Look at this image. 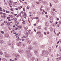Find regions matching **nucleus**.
Segmentation results:
<instances>
[{
	"label": "nucleus",
	"instance_id": "f257e3e1",
	"mask_svg": "<svg viewBox=\"0 0 61 61\" xmlns=\"http://www.w3.org/2000/svg\"><path fill=\"white\" fill-rule=\"evenodd\" d=\"M42 53L44 54V55L45 54H46L47 55H48V51H42Z\"/></svg>",
	"mask_w": 61,
	"mask_h": 61
},
{
	"label": "nucleus",
	"instance_id": "f03ea898",
	"mask_svg": "<svg viewBox=\"0 0 61 61\" xmlns=\"http://www.w3.org/2000/svg\"><path fill=\"white\" fill-rule=\"evenodd\" d=\"M14 22L16 26H18V23H17V20H14Z\"/></svg>",
	"mask_w": 61,
	"mask_h": 61
},
{
	"label": "nucleus",
	"instance_id": "7ed1b4c3",
	"mask_svg": "<svg viewBox=\"0 0 61 61\" xmlns=\"http://www.w3.org/2000/svg\"><path fill=\"white\" fill-rule=\"evenodd\" d=\"M27 55L28 56H32V54L30 52L29 53L27 54Z\"/></svg>",
	"mask_w": 61,
	"mask_h": 61
},
{
	"label": "nucleus",
	"instance_id": "20e7f679",
	"mask_svg": "<svg viewBox=\"0 0 61 61\" xmlns=\"http://www.w3.org/2000/svg\"><path fill=\"white\" fill-rule=\"evenodd\" d=\"M6 57H10V55L9 54H6L5 56Z\"/></svg>",
	"mask_w": 61,
	"mask_h": 61
},
{
	"label": "nucleus",
	"instance_id": "39448f33",
	"mask_svg": "<svg viewBox=\"0 0 61 61\" xmlns=\"http://www.w3.org/2000/svg\"><path fill=\"white\" fill-rule=\"evenodd\" d=\"M5 36L6 37H8L9 36V35L8 34H5Z\"/></svg>",
	"mask_w": 61,
	"mask_h": 61
},
{
	"label": "nucleus",
	"instance_id": "423d86ee",
	"mask_svg": "<svg viewBox=\"0 0 61 61\" xmlns=\"http://www.w3.org/2000/svg\"><path fill=\"white\" fill-rule=\"evenodd\" d=\"M30 50H27L26 51V53L27 54L29 53H30Z\"/></svg>",
	"mask_w": 61,
	"mask_h": 61
},
{
	"label": "nucleus",
	"instance_id": "0eeeda50",
	"mask_svg": "<svg viewBox=\"0 0 61 61\" xmlns=\"http://www.w3.org/2000/svg\"><path fill=\"white\" fill-rule=\"evenodd\" d=\"M49 18L50 19V20H52L53 19V17L52 16H50Z\"/></svg>",
	"mask_w": 61,
	"mask_h": 61
},
{
	"label": "nucleus",
	"instance_id": "6e6552de",
	"mask_svg": "<svg viewBox=\"0 0 61 61\" xmlns=\"http://www.w3.org/2000/svg\"><path fill=\"white\" fill-rule=\"evenodd\" d=\"M50 29L51 32H52V31H53V28H52V27H51L50 28Z\"/></svg>",
	"mask_w": 61,
	"mask_h": 61
},
{
	"label": "nucleus",
	"instance_id": "1a4fd4ad",
	"mask_svg": "<svg viewBox=\"0 0 61 61\" xmlns=\"http://www.w3.org/2000/svg\"><path fill=\"white\" fill-rule=\"evenodd\" d=\"M51 14L52 15H55V13L53 11H52L51 12Z\"/></svg>",
	"mask_w": 61,
	"mask_h": 61
},
{
	"label": "nucleus",
	"instance_id": "9d476101",
	"mask_svg": "<svg viewBox=\"0 0 61 61\" xmlns=\"http://www.w3.org/2000/svg\"><path fill=\"white\" fill-rule=\"evenodd\" d=\"M18 51L20 53H23V51H22V50H19Z\"/></svg>",
	"mask_w": 61,
	"mask_h": 61
},
{
	"label": "nucleus",
	"instance_id": "9b49d317",
	"mask_svg": "<svg viewBox=\"0 0 61 61\" xmlns=\"http://www.w3.org/2000/svg\"><path fill=\"white\" fill-rule=\"evenodd\" d=\"M15 56L16 57H20V56L17 54H16L15 55Z\"/></svg>",
	"mask_w": 61,
	"mask_h": 61
},
{
	"label": "nucleus",
	"instance_id": "f8f14e48",
	"mask_svg": "<svg viewBox=\"0 0 61 61\" xmlns=\"http://www.w3.org/2000/svg\"><path fill=\"white\" fill-rule=\"evenodd\" d=\"M1 17H3V18H5V17H6V16H5V15H2L1 16Z\"/></svg>",
	"mask_w": 61,
	"mask_h": 61
},
{
	"label": "nucleus",
	"instance_id": "ddd939ff",
	"mask_svg": "<svg viewBox=\"0 0 61 61\" xmlns=\"http://www.w3.org/2000/svg\"><path fill=\"white\" fill-rule=\"evenodd\" d=\"M25 45L22 44L21 45V47L22 48L24 47H25Z\"/></svg>",
	"mask_w": 61,
	"mask_h": 61
},
{
	"label": "nucleus",
	"instance_id": "4468645a",
	"mask_svg": "<svg viewBox=\"0 0 61 61\" xmlns=\"http://www.w3.org/2000/svg\"><path fill=\"white\" fill-rule=\"evenodd\" d=\"M4 43V41L2 40H0V43L1 44H2V43Z\"/></svg>",
	"mask_w": 61,
	"mask_h": 61
},
{
	"label": "nucleus",
	"instance_id": "2eb2a0df",
	"mask_svg": "<svg viewBox=\"0 0 61 61\" xmlns=\"http://www.w3.org/2000/svg\"><path fill=\"white\" fill-rule=\"evenodd\" d=\"M49 23H46V26H49Z\"/></svg>",
	"mask_w": 61,
	"mask_h": 61
},
{
	"label": "nucleus",
	"instance_id": "dca6fc26",
	"mask_svg": "<svg viewBox=\"0 0 61 61\" xmlns=\"http://www.w3.org/2000/svg\"><path fill=\"white\" fill-rule=\"evenodd\" d=\"M41 28V26H38L37 27V29H40Z\"/></svg>",
	"mask_w": 61,
	"mask_h": 61
},
{
	"label": "nucleus",
	"instance_id": "f3484780",
	"mask_svg": "<svg viewBox=\"0 0 61 61\" xmlns=\"http://www.w3.org/2000/svg\"><path fill=\"white\" fill-rule=\"evenodd\" d=\"M40 3L41 4H42L43 3V1L42 0H40L39 1Z\"/></svg>",
	"mask_w": 61,
	"mask_h": 61
},
{
	"label": "nucleus",
	"instance_id": "a211bd4d",
	"mask_svg": "<svg viewBox=\"0 0 61 61\" xmlns=\"http://www.w3.org/2000/svg\"><path fill=\"white\" fill-rule=\"evenodd\" d=\"M3 53L2 52L1 50H0V55H3Z\"/></svg>",
	"mask_w": 61,
	"mask_h": 61
},
{
	"label": "nucleus",
	"instance_id": "6ab92c4d",
	"mask_svg": "<svg viewBox=\"0 0 61 61\" xmlns=\"http://www.w3.org/2000/svg\"><path fill=\"white\" fill-rule=\"evenodd\" d=\"M19 29H18V27H15V30H18Z\"/></svg>",
	"mask_w": 61,
	"mask_h": 61
},
{
	"label": "nucleus",
	"instance_id": "aec40b11",
	"mask_svg": "<svg viewBox=\"0 0 61 61\" xmlns=\"http://www.w3.org/2000/svg\"><path fill=\"white\" fill-rule=\"evenodd\" d=\"M3 61H7V60L5 58H4L3 59Z\"/></svg>",
	"mask_w": 61,
	"mask_h": 61
},
{
	"label": "nucleus",
	"instance_id": "412c9836",
	"mask_svg": "<svg viewBox=\"0 0 61 61\" xmlns=\"http://www.w3.org/2000/svg\"><path fill=\"white\" fill-rule=\"evenodd\" d=\"M20 43H18V44H17V45L18 46H20Z\"/></svg>",
	"mask_w": 61,
	"mask_h": 61
},
{
	"label": "nucleus",
	"instance_id": "4be33fe9",
	"mask_svg": "<svg viewBox=\"0 0 61 61\" xmlns=\"http://www.w3.org/2000/svg\"><path fill=\"white\" fill-rule=\"evenodd\" d=\"M6 13H10V11H8V10H6Z\"/></svg>",
	"mask_w": 61,
	"mask_h": 61
},
{
	"label": "nucleus",
	"instance_id": "5701e85b",
	"mask_svg": "<svg viewBox=\"0 0 61 61\" xmlns=\"http://www.w3.org/2000/svg\"><path fill=\"white\" fill-rule=\"evenodd\" d=\"M28 49L30 50V49H32V47H29L28 48Z\"/></svg>",
	"mask_w": 61,
	"mask_h": 61
},
{
	"label": "nucleus",
	"instance_id": "b1692460",
	"mask_svg": "<svg viewBox=\"0 0 61 61\" xmlns=\"http://www.w3.org/2000/svg\"><path fill=\"white\" fill-rule=\"evenodd\" d=\"M49 49L50 50V52L51 51V48L50 47H49Z\"/></svg>",
	"mask_w": 61,
	"mask_h": 61
},
{
	"label": "nucleus",
	"instance_id": "393cba45",
	"mask_svg": "<svg viewBox=\"0 0 61 61\" xmlns=\"http://www.w3.org/2000/svg\"><path fill=\"white\" fill-rule=\"evenodd\" d=\"M3 38V36L2 35H0V38Z\"/></svg>",
	"mask_w": 61,
	"mask_h": 61
},
{
	"label": "nucleus",
	"instance_id": "a878e982",
	"mask_svg": "<svg viewBox=\"0 0 61 61\" xmlns=\"http://www.w3.org/2000/svg\"><path fill=\"white\" fill-rule=\"evenodd\" d=\"M54 1L55 3H57V0H54Z\"/></svg>",
	"mask_w": 61,
	"mask_h": 61
},
{
	"label": "nucleus",
	"instance_id": "bb28decb",
	"mask_svg": "<svg viewBox=\"0 0 61 61\" xmlns=\"http://www.w3.org/2000/svg\"><path fill=\"white\" fill-rule=\"evenodd\" d=\"M26 13L25 12H24V15L25 16H26Z\"/></svg>",
	"mask_w": 61,
	"mask_h": 61
},
{
	"label": "nucleus",
	"instance_id": "cd10ccee",
	"mask_svg": "<svg viewBox=\"0 0 61 61\" xmlns=\"http://www.w3.org/2000/svg\"><path fill=\"white\" fill-rule=\"evenodd\" d=\"M9 5H12V3H11V2H10L9 4Z\"/></svg>",
	"mask_w": 61,
	"mask_h": 61
},
{
	"label": "nucleus",
	"instance_id": "c85d7f7f",
	"mask_svg": "<svg viewBox=\"0 0 61 61\" xmlns=\"http://www.w3.org/2000/svg\"><path fill=\"white\" fill-rule=\"evenodd\" d=\"M4 25V23H3L2 24H1V25L2 26V25Z\"/></svg>",
	"mask_w": 61,
	"mask_h": 61
},
{
	"label": "nucleus",
	"instance_id": "c756f323",
	"mask_svg": "<svg viewBox=\"0 0 61 61\" xmlns=\"http://www.w3.org/2000/svg\"><path fill=\"white\" fill-rule=\"evenodd\" d=\"M7 25L8 26L10 25V23L9 22H8L7 23Z\"/></svg>",
	"mask_w": 61,
	"mask_h": 61
},
{
	"label": "nucleus",
	"instance_id": "7c9ffc66",
	"mask_svg": "<svg viewBox=\"0 0 61 61\" xmlns=\"http://www.w3.org/2000/svg\"><path fill=\"white\" fill-rule=\"evenodd\" d=\"M18 26V27H19L20 28H21V27H22V26Z\"/></svg>",
	"mask_w": 61,
	"mask_h": 61
},
{
	"label": "nucleus",
	"instance_id": "2f4dec72",
	"mask_svg": "<svg viewBox=\"0 0 61 61\" xmlns=\"http://www.w3.org/2000/svg\"><path fill=\"white\" fill-rule=\"evenodd\" d=\"M60 34V32H59V33H58V34H57L56 35H57V36H59V34Z\"/></svg>",
	"mask_w": 61,
	"mask_h": 61
},
{
	"label": "nucleus",
	"instance_id": "473e14b6",
	"mask_svg": "<svg viewBox=\"0 0 61 61\" xmlns=\"http://www.w3.org/2000/svg\"><path fill=\"white\" fill-rule=\"evenodd\" d=\"M35 19H39V17H35Z\"/></svg>",
	"mask_w": 61,
	"mask_h": 61
},
{
	"label": "nucleus",
	"instance_id": "72a5a7b5",
	"mask_svg": "<svg viewBox=\"0 0 61 61\" xmlns=\"http://www.w3.org/2000/svg\"><path fill=\"white\" fill-rule=\"evenodd\" d=\"M14 21H17V18H14Z\"/></svg>",
	"mask_w": 61,
	"mask_h": 61
},
{
	"label": "nucleus",
	"instance_id": "f704fd0d",
	"mask_svg": "<svg viewBox=\"0 0 61 61\" xmlns=\"http://www.w3.org/2000/svg\"><path fill=\"white\" fill-rule=\"evenodd\" d=\"M18 9H19L20 10V9H21V8H20V7H18Z\"/></svg>",
	"mask_w": 61,
	"mask_h": 61
},
{
	"label": "nucleus",
	"instance_id": "c9c22d12",
	"mask_svg": "<svg viewBox=\"0 0 61 61\" xmlns=\"http://www.w3.org/2000/svg\"><path fill=\"white\" fill-rule=\"evenodd\" d=\"M50 23H53V20L50 21Z\"/></svg>",
	"mask_w": 61,
	"mask_h": 61
},
{
	"label": "nucleus",
	"instance_id": "e433bc0d",
	"mask_svg": "<svg viewBox=\"0 0 61 61\" xmlns=\"http://www.w3.org/2000/svg\"><path fill=\"white\" fill-rule=\"evenodd\" d=\"M25 21H23V22H22V24H25Z\"/></svg>",
	"mask_w": 61,
	"mask_h": 61
},
{
	"label": "nucleus",
	"instance_id": "4c0bfd02",
	"mask_svg": "<svg viewBox=\"0 0 61 61\" xmlns=\"http://www.w3.org/2000/svg\"><path fill=\"white\" fill-rule=\"evenodd\" d=\"M1 33H2V34H4V32L3 31H1Z\"/></svg>",
	"mask_w": 61,
	"mask_h": 61
},
{
	"label": "nucleus",
	"instance_id": "58836bf2",
	"mask_svg": "<svg viewBox=\"0 0 61 61\" xmlns=\"http://www.w3.org/2000/svg\"><path fill=\"white\" fill-rule=\"evenodd\" d=\"M45 30H46H46H47V28H46V27H45Z\"/></svg>",
	"mask_w": 61,
	"mask_h": 61
},
{
	"label": "nucleus",
	"instance_id": "ea45409f",
	"mask_svg": "<svg viewBox=\"0 0 61 61\" xmlns=\"http://www.w3.org/2000/svg\"><path fill=\"white\" fill-rule=\"evenodd\" d=\"M21 14L22 15H24V11H22L21 12Z\"/></svg>",
	"mask_w": 61,
	"mask_h": 61
},
{
	"label": "nucleus",
	"instance_id": "a19ab883",
	"mask_svg": "<svg viewBox=\"0 0 61 61\" xmlns=\"http://www.w3.org/2000/svg\"><path fill=\"white\" fill-rule=\"evenodd\" d=\"M19 34H20L21 33V32L20 31H19Z\"/></svg>",
	"mask_w": 61,
	"mask_h": 61
},
{
	"label": "nucleus",
	"instance_id": "79ce46f5",
	"mask_svg": "<svg viewBox=\"0 0 61 61\" xmlns=\"http://www.w3.org/2000/svg\"><path fill=\"white\" fill-rule=\"evenodd\" d=\"M19 40V38H17L16 39V41H18V40Z\"/></svg>",
	"mask_w": 61,
	"mask_h": 61
},
{
	"label": "nucleus",
	"instance_id": "37998d69",
	"mask_svg": "<svg viewBox=\"0 0 61 61\" xmlns=\"http://www.w3.org/2000/svg\"><path fill=\"white\" fill-rule=\"evenodd\" d=\"M18 15H19V16H21V13H20L18 14Z\"/></svg>",
	"mask_w": 61,
	"mask_h": 61
},
{
	"label": "nucleus",
	"instance_id": "c03bdc74",
	"mask_svg": "<svg viewBox=\"0 0 61 61\" xmlns=\"http://www.w3.org/2000/svg\"><path fill=\"white\" fill-rule=\"evenodd\" d=\"M49 33H50V32L48 31H47V34H49Z\"/></svg>",
	"mask_w": 61,
	"mask_h": 61
},
{
	"label": "nucleus",
	"instance_id": "a18cd8bd",
	"mask_svg": "<svg viewBox=\"0 0 61 61\" xmlns=\"http://www.w3.org/2000/svg\"><path fill=\"white\" fill-rule=\"evenodd\" d=\"M13 34H15L16 35H17V34H16V32H14Z\"/></svg>",
	"mask_w": 61,
	"mask_h": 61
},
{
	"label": "nucleus",
	"instance_id": "49530a36",
	"mask_svg": "<svg viewBox=\"0 0 61 61\" xmlns=\"http://www.w3.org/2000/svg\"><path fill=\"white\" fill-rule=\"evenodd\" d=\"M3 15H6V14L5 13H3Z\"/></svg>",
	"mask_w": 61,
	"mask_h": 61
},
{
	"label": "nucleus",
	"instance_id": "de8ad7c7",
	"mask_svg": "<svg viewBox=\"0 0 61 61\" xmlns=\"http://www.w3.org/2000/svg\"><path fill=\"white\" fill-rule=\"evenodd\" d=\"M3 10L4 12H5V10L4 9H3Z\"/></svg>",
	"mask_w": 61,
	"mask_h": 61
},
{
	"label": "nucleus",
	"instance_id": "09e8293b",
	"mask_svg": "<svg viewBox=\"0 0 61 61\" xmlns=\"http://www.w3.org/2000/svg\"><path fill=\"white\" fill-rule=\"evenodd\" d=\"M9 16H10V17H13V16H12V15H9Z\"/></svg>",
	"mask_w": 61,
	"mask_h": 61
},
{
	"label": "nucleus",
	"instance_id": "8fccbe9b",
	"mask_svg": "<svg viewBox=\"0 0 61 61\" xmlns=\"http://www.w3.org/2000/svg\"><path fill=\"white\" fill-rule=\"evenodd\" d=\"M8 22H10V21H11V20L10 19H9L8 20Z\"/></svg>",
	"mask_w": 61,
	"mask_h": 61
},
{
	"label": "nucleus",
	"instance_id": "3c124183",
	"mask_svg": "<svg viewBox=\"0 0 61 61\" xmlns=\"http://www.w3.org/2000/svg\"><path fill=\"white\" fill-rule=\"evenodd\" d=\"M4 23H5V24H6V23H7V21H4Z\"/></svg>",
	"mask_w": 61,
	"mask_h": 61
},
{
	"label": "nucleus",
	"instance_id": "603ef678",
	"mask_svg": "<svg viewBox=\"0 0 61 61\" xmlns=\"http://www.w3.org/2000/svg\"><path fill=\"white\" fill-rule=\"evenodd\" d=\"M27 9H29V7L28 6H27Z\"/></svg>",
	"mask_w": 61,
	"mask_h": 61
},
{
	"label": "nucleus",
	"instance_id": "864d4df0",
	"mask_svg": "<svg viewBox=\"0 0 61 61\" xmlns=\"http://www.w3.org/2000/svg\"><path fill=\"white\" fill-rule=\"evenodd\" d=\"M10 10H11V11H13V8H11L10 9Z\"/></svg>",
	"mask_w": 61,
	"mask_h": 61
},
{
	"label": "nucleus",
	"instance_id": "5fc2aeb1",
	"mask_svg": "<svg viewBox=\"0 0 61 61\" xmlns=\"http://www.w3.org/2000/svg\"><path fill=\"white\" fill-rule=\"evenodd\" d=\"M46 17L47 18H48V15H46Z\"/></svg>",
	"mask_w": 61,
	"mask_h": 61
},
{
	"label": "nucleus",
	"instance_id": "6e6d98bb",
	"mask_svg": "<svg viewBox=\"0 0 61 61\" xmlns=\"http://www.w3.org/2000/svg\"><path fill=\"white\" fill-rule=\"evenodd\" d=\"M24 3L25 4V5H27V3L26 2H25Z\"/></svg>",
	"mask_w": 61,
	"mask_h": 61
},
{
	"label": "nucleus",
	"instance_id": "4d7b16f0",
	"mask_svg": "<svg viewBox=\"0 0 61 61\" xmlns=\"http://www.w3.org/2000/svg\"><path fill=\"white\" fill-rule=\"evenodd\" d=\"M24 29L25 30H26L27 29V28L26 27H24Z\"/></svg>",
	"mask_w": 61,
	"mask_h": 61
},
{
	"label": "nucleus",
	"instance_id": "13d9d810",
	"mask_svg": "<svg viewBox=\"0 0 61 61\" xmlns=\"http://www.w3.org/2000/svg\"><path fill=\"white\" fill-rule=\"evenodd\" d=\"M16 38H19V37H18V36H16Z\"/></svg>",
	"mask_w": 61,
	"mask_h": 61
},
{
	"label": "nucleus",
	"instance_id": "bf43d9fd",
	"mask_svg": "<svg viewBox=\"0 0 61 61\" xmlns=\"http://www.w3.org/2000/svg\"><path fill=\"white\" fill-rule=\"evenodd\" d=\"M22 41H24V40H25V39L24 38L22 39Z\"/></svg>",
	"mask_w": 61,
	"mask_h": 61
},
{
	"label": "nucleus",
	"instance_id": "052dcab7",
	"mask_svg": "<svg viewBox=\"0 0 61 61\" xmlns=\"http://www.w3.org/2000/svg\"><path fill=\"white\" fill-rule=\"evenodd\" d=\"M15 60H17V58H15Z\"/></svg>",
	"mask_w": 61,
	"mask_h": 61
},
{
	"label": "nucleus",
	"instance_id": "680f3d73",
	"mask_svg": "<svg viewBox=\"0 0 61 61\" xmlns=\"http://www.w3.org/2000/svg\"><path fill=\"white\" fill-rule=\"evenodd\" d=\"M23 10L24 11H25V9L24 8H23Z\"/></svg>",
	"mask_w": 61,
	"mask_h": 61
},
{
	"label": "nucleus",
	"instance_id": "e2e57ef3",
	"mask_svg": "<svg viewBox=\"0 0 61 61\" xmlns=\"http://www.w3.org/2000/svg\"><path fill=\"white\" fill-rule=\"evenodd\" d=\"M52 10H53V11H55V10H56V9H52Z\"/></svg>",
	"mask_w": 61,
	"mask_h": 61
},
{
	"label": "nucleus",
	"instance_id": "0e129e2a",
	"mask_svg": "<svg viewBox=\"0 0 61 61\" xmlns=\"http://www.w3.org/2000/svg\"><path fill=\"white\" fill-rule=\"evenodd\" d=\"M34 45H36V43H34Z\"/></svg>",
	"mask_w": 61,
	"mask_h": 61
},
{
	"label": "nucleus",
	"instance_id": "69168bd1",
	"mask_svg": "<svg viewBox=\"0 0 61 61\" xmlns=\"http://www.w3.org/2000/svg\"><path fill=\"white\" fill-rule=\"evenodd\" d=\"M3 14L2 12H0V14L3 15Z\"/></svg>",
	"mask_w": 61,
	"mask_h": 61
},
{
	"label": "nucleus",
	"instance_id": "338daca9",
	"mask_svg": "<svg viewBox=\"0 0 61 61\" xmlns=\"http://www.w3.org/2000/svg\"><path fill=\"white\" fill-rule=\"evenodd\" d=\"M19 15H17V16H16V17H19Z\"/></svg>",
	"mask_w": 61,
	"mask_h": 61
},
{
	"label": "nucleus",
	"instance_id": "774afa93",
	"mask_svg": "<svg viewBox=\"0 0 61 61\" xmlns=\"http://www.w3.org/2000/svg\"><path fill=\"white\" fill-rule=\"evenodd\" d=\"M47 59L48 61H49V58H48Z\"/></svg>",
	"mask_w": 61,
	"mask_h": 61
}]
</instances>
